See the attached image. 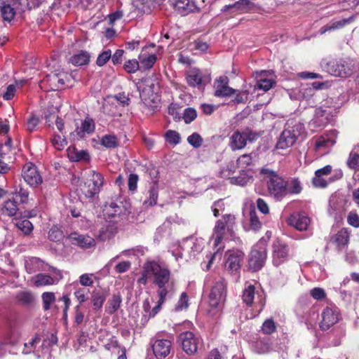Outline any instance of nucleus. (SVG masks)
<instances>
[{"mask_svg": "<svg viewBox=\"0 0 359 359\" xmlns=\"http://www.w3.org/2000/svg\"><path fill=\"white\" fill-rule=\"evenodd\" d=\"M276 327L272 319L266 320L262 326V330L264 334H270L276 331Z\"/></svg>", "mask_w": 359, "mask_h": 359, "instance_id": "61", "label": "nucleus"}, {"mask_svg": "<svg viewBox=\"0 0 359 359\" xmlns=\"http://www.w3.org/2000/svg\"><path fill=\"white\" fill-rule=\"evenodd\" d=\"M140 63L142 67L146 69H151L156 61V56L154 54H151L147 57H144L142 55L139 56Z\"/></svg>", "mask_w": 359, "mask_h": 359, "instance_id": "49", "label": "nucleus"}, {"mask_svg": "<svg viewBox=\"0 0 359 359\" xmlns=\"http://www.w3.org/2000/svg\"><path fill=\"white\" fill-rule=\"evenodd\" d=\"M89 290L86 288H79L74 292V296L79 301V304L85 302L88 299Z\"/></svg>", "mask_w": 359, "mask_h": 359, "instance_id": "60", "label": "nucleus"}, {"mask_svg": "<svg viewBox=\"0 0 359 359\" xmlns=\"http://www.w3.org/2000/svg\"><path fill=\"white\" fill-rule=\"evenodd\" d=\"M130 213V203L126 200L106 202L103 207L104 215L115 222L124 224L128 221Z\"/></svg>", "mask_w": 359, "mask_h": 359, "instance_id": "3", "label": "nucleus"}, {"mask_svg": "<svg viewBox=\"0 0 359 359\" xmlns=\"http://www.w3.org/2000/svg\"><path fill=\"white\" fill-rule=\"evenodd\" d=\"M237 169V166L236 163L233 161L229 163L226 167L223 168L220 172L219 175L221 177L224 179H228L230 180V183H231V178L235 177L233 175L235 174Z\"/></svg>", "mask_w": 359, "mask_h": 359, "instance_id": "40", "label": "nucleus"}, {"mask_svg": "<svg viewBox=\"0 0 359 359\" xmlns=\"http://www.w3.org/2000/svg\"><path fill=\"white\" fill-rule=\"evenodd\" d=\"M95 129V124L94 121L87 116L82 121L81 126L77 127L75 130L77 136L79 138H83L86 135H90L94 133Z\"/></svg>", "mask_w": 359, "mask_h": 359, "instance_id": "23", "label": "nucleus"}, {"mask_svg": "<svg viewBox=\"0 0 359 359\" xmlns=\"http://www.w3.org/2000/svg\"><path fill=\"white\" fill-rule=\"evenodd\" d=\"M179 340L182 344L184 351L189 355H192L197 351L201 339L192 332H184L180 334Z\"/></svg>", "mask_w": 359, "mask_h": 359, "instance_id": "10", "label": "nucleus"}, {"mask_svg": "<svg viewBox=\"0 0 359 359\" xmlns=\"http://www.w3.org/2000/svg\"><path fill=\"white\" fill-rule=\"evenodd\" d=\"M165 137L166 141L172 144H177L180 142L181 140L180 134L177 132L172 130H168L165 135Z\"/></svg>", "mask_w": 359, "mask_h": 359, "instance_id": "54", "label": "nucleus"}, {"mask_svg": "<svg viewBox=\"0 0 359 359\" xmlns=\"http://www.w3.org/2000/svg\"><path fill=\"white\" fill-rule=\"evenodd\" d=\"M235 220L233 215H225L217 221L211 238L215 248H218L222 240L232 239L234 237Z\"/></svg>", "mask_w": 359, "mask_h": 359, "instance_id": "2", "label": "nucleus"}, {"mask_svg": "<svg viewBox=\"0 0 359 359\" xmlns=\"http://www.w3.org/2000/svg\"><path fill=\"white\" fill-rule=\"evenodd\" d=\"M101 144L108 149H114L118 146V140L114 135H105L101 139Z\"/></svg>", "mask_w": 359, "mask_h": 359, "instance_id": "42", "label": "nucleus"}, {"mask_svg": "<svg viewBox=\"0 0 359 359\" xmlns=\"http://www.w3.org/2000/svg\"><path fill=\"white\" fill-rule=\"evenodd\" d=\"M337 132L336 130H332L329 134L321 136L318 138L316 142V147L317 149L321 148H329L332 147L336 142Z\"/></svg>", "mask_w": 359, "mask_h": 359, "instance_id": "26", "label": "nucleus"}, {"mask_svg": "<svg viewBox=\"0 0 359 359\" xmlns=\"http://www.w3.org/2000/svg\"><path fill=\"white\" fill-rule=\"evenodd\" d=\"M225 268L231 273L237 271L241 267V262L243 259V253L241 251H229L227 253Z\"/></svg>", "mask_w": 359, "mask_h": 359, "instance_id": "17", "label": "nucleus"}, {"mask_svg": "<svg viewBox=\"0 0 359 359\" xmlns=\"http://www.w3.org/2000/svg\"><path fill=\"white\" fill-rule=\"evenodd\" d=\"M18 201L15 200V198L8 199V201H5L3 212L6 215L9 217H13L16 215L18 211Z\"/></svg>", "mask_w": 359, "mask_h": 359, "instance_id": "38", "label": "nucleus"}, {"mask_svg": "<svg viewBox=\"0 0 359 359\" xmlns=\"http://www.w3.org/2000/svg\"><path fill=\"white\" fill-rule=\"evenodd\" d=\"M150 88L151 87H149V88H144L140 93V97L147 107L154 109L158 107L160 99L156 94L152 93L151 95H149L151 90Z\"/></svg>", "mask_w": 359, "mask_h": 359, "instance_id": "24", "label": "nucleus"}, {"mask_svg": "<svg viewBox=\"0 0 359 359\" xmlns=\"http://www.w3.org/2000/svg\"><path fill=\"white\" fill-rule=\"evenodd\" d=\"M187 83L191 87L203 88L211 81L210 74H205L196 68H193L188 71L186 74Z\"/></svg>", "mask_w": 359, "mask_h": 359, "instance_id": "11", "label": "nucleus"}, {"mask_svg": "<svg viewBox=\"0 0 359 359\" xmlns=\"http://www.w3.org/2000/svg\"><path fill=\"white\" fill-rule=\"evenodd\" d=\"M89 60L90 55L86 51H81L79 53L72 56L69 59V62L75 66L87 65Z\"/></svg>", "mask_w": 359, "mask_h": 359, "instance_id": "37", "label": "nucleus"}, {"mask_svg": "<svg viewBox=\"0 0 359 359\" xmlns=\"http://www.w3.org/2000/svg\"><path fill=\"white\" fill-rule=\"evenodd\" d=\"M266 256V241L264 238H261L251 250L249 258L250 268L254 271L261 269L265 263Z\"/></svg>", "mask_w": 359, "mask_h": 359, "instance_id": "7", "label": "nucleus"}, {"mask_svg": "<svg viewBox=\"0 0 359 359\" xmlns=\"http://www.w3.org/2000/svg\"><path fill=\"white\" fill-rule=\"evenodd\" d=\"M51 142L54 147L58 150L62 149L67 144L65 138H63L58 135H55L52 138Z\"/></svg>", "mask_w": 359, "mask_h": 359, "instance_id": "64", "label": "nucleus"}, {"mask_svg": "<svg viewBox=\"0 0 359 359\" xmlns=\"http://www.w3.org/2000/svg\"><path fill=\"white\" fill-rule=\"evenodd\" d=\"M251 182L252 177L248 175L244 170H241L239 176L231 178V184L243 187Z\"/></svg>", "mask_w": 359, "mask_h": 359, "instance_id": "43", "label": "nucleus"}, {"mask_svg": "<svg viewBox=\"0 0 359 359\" xmlns=\"http://www.w3.org/2000/svg\"><path fill=\"white\" fill-rule=\"evenodd\" d=\"M255 286L248 284L246 285L245 289L243 291L242 299L244 303L247 305H252L255 299Z\"/></svg>", "mask_w": 359, "mask_h": 359, "instance_id": "39", "label": "nucleus"}, {"mask_svg": "<svg viewBox=\"0 0 359 359\" xmlns=\"http://www.w3.org/2000/svg\"><path fill=\"white\" fill-rule=\"evenodd\" d=\"M187 141L194 148H199L203 144V138L197 133H194L192 135L188 137Z\"/></svg>", "mask_w": 359, "mask_h": 359, "instance_id": "57", "label": "nucleus"}, {"mask_svg": "<svg viewBox=\"0 0 359 359\" xmlns=\"http://www.w3.org/2000/svg\"><path fill=\"white\" fill-rule=\"evenodd\" d=\"M249 225L250 229H252L254 231H259L262 226V222H260L255 210H254L250 211Z\"/></svg>", "mask_w": 359, "mask_h": 359, "instance_id": "46", "label": "nucleus"}, {"mask_svg": "<svg viewBox=\"0 0 359 359\" xmlns=\"http://www.w3.org/2000/svg\"><path fill=\"white\" fill-rule=\"evenodd\" d=\"M22 176L24 180L31 187H37L42 183V178L36 167L32 163H26L23 166Z\"/></svg>", "mask_w": 359, "mask_h": 359, "instance_id": "12", "label": "nucleus"}, {"mask_svg": "<svg viewBox=\"0 0 359 359\" xmlns=\"http://www.w3.org/2000/svg\"><path fill=\"white\" fill-rule=\"evenodd\" d=\"M275 84L274 81L272 79L260 78L257 81V88L262 89L264 91H267L271 89Z\"/></svg>", "mask_w": 359, "mask_h": 359, "instance_id": "59", "label": "nucleus"}, {"mask_svg": "<svg viewBox=\"0 0 359 359\" xmlns=\"http://www.w3.org/2000/svg\"><path fill=\"white\" fill-rule=\"evenodd\" d=\"M172 342L169 339H156L152 344L153 353L157 359H164L171 351Z\"/></svg>", "mask_w": 359, "mask_h": 359, "instance_id": "14", "label": "nucleus"}, {"mask_svg": "<svg viewBox=\"0 0 359 359\" xmlns=\"http://www.w3.org/2000/svg\"><path fill=\"white\" fill-rule=\"evenodd\" d=\"M69 238L72 243L81 248L88 249L95 245V241L88 235L79 234L74 232L70 234Z\"/></svg>", "mask_w": 359, "mask_h": 359, "instance_id": "19", "label": "nucleus"}, {"mask_svg": "<svg viewBox=\"0 0 359 359\" xmlns=\"http://www.w3.org/2000/svg\"><path fill=\"white\" fill-rule=\"evenodd\" d=\"M117 232V227L114 224L104 225L99 231V238L102 241L111 238Z\"/></svg>", "mask_w": 359, "mask_h": 359, "instance_id": "31", "label": "nucleus"}, {"mask_svg": "<svg viewBox=\"0 0 359 359\" xmlns=\"http://www.w3.org/2000/svg\"><path fill=\"white\" fill-rule=\"evenodd\" d=\"M158 300L157 305L154 306L147 316H144V323H147L149 318H154L161 310L162 304L165 302L166 297H170V294H165L162 291H157Z\"/></svg>", "mask_w": 359, "mask_h": 359, "instance_id": "32", "label": "nucleus"}, {"mask_svg": "<svg viewBox=\"0 0 359 359\" xmlns=\"http://www.w3.org/2000/svg\"><path fill=\"white\" fill-rule=\"evenodd\" d=\"M18 302L24 305L30 304L34 300V296L30 292H20L17 295Z\"/></svg>", "mask_w": 359, "mask_h": 359, "instance_id": "51", "label": "nucleus"}, {"mask_svg": "<svg viewBox=\"0 0 359 359\" xmlns=\"http://www.w3.org/2000/svg\"><path fill=\"white\" fill-rule=\"evenodd\" d=\"M1 15L5 21L11 22L15 15V11L9 4L0 0Z\"/></svg>", "mask_w": 359, "mask_h": 359, "instance_id": "29", "label": "nucleus"}, {"mask_svg": "<svg viewBox=\"0 0 359 359\" xmlns=\"http://www.w3.org/2000/svg\"><path fill=\"white\" fill-rule=\"evenodd\" d=\"M67 154L71 161H79L81 160H88L89 155L87 151L84 150H78L75 147H69L67 149Z\"/></svg>", "mask_w": 359, "mask_h": 359, "instance_id": "33", "label": "nucleus"}, {"mask_svg": "<svg viewBox=\"0 0 359 359\" xmlns=\"http://www.w3.org/2000/svg\"><path fill=\"white\" fill-rule=\"evenodd\" d=\"M43 301V306L45 311H48L50 309V305L55 301V296L53 292H46L41 295Z\"/></svg>", "mask_w": 359, "mask_h": 359, "instance_id": "48", "label": "nucleus"}, {"mask_svg": "<svg viewBox=\"0 0 359 359\" xmlns=\"http://www.w3.org/2000/svg\"><path fill=\"white\" fill-rule=\"evenodd\" d=\"M197 116V112L194 108H187L183 113V119L186 123H190Z\"/></svg>", "mask_w": 359, "mask_h": 359, "instance_id": "62", "label": "nucleus"}, {"mask_svg": "<svg viewBox=\"0 0 359 359\" xmlns=\"http://www.w3.org/2000/svg\"><path fill=\"white\" fill-rule=\"evenodd\" d=\"M104 184V177L100 172L92 171L90 178L81 187V198L88 199L89 201L94 199L100 191Z\"/></svg>", "mask_w": 359, "mask_h": 359, "instance_id": "6", "label": "nucleus"}, {"mask_svg": "<svg viewBox=\"0 0 359 359\" xmlns=\"http://www.w3.org/2000/svg\"><path fill=\"white\" fill-rule=\"evenodd\" d=\"M146 272L149 276L153 277V283L158 286L157 291H162L165 294H172L174 282L171 280L168 269L151 262L147 264Z\"/></svg>", "mask_w": 359, "mask_h": 359, "instance_id": "1", "label": "nucleus"}, {"mask_svg": "<svg viewBox=\"0 0 359 359\" xmlns=\"http://www.w3.org/2000/svg\"><path fill=\"white\" fill-rule=\"evenodd\" d=\"M258 138V135L249 128L243 131H235L230 137V147L233 151L242 149L247 144V141L252 142Z\"/></svg>", "mask_w": 359, "mask_h": 359, "instance_id": "9", "label": "nucleus"}, {"mask_svg": "<svg viewBox=\"0 0 359 359\" xmlns=\"http://www.w3.org/2000/svg\"><path fill=\"white\" fill-rule=\"evenodd\" d=\"M20 333L15 328H11L6 334L5 341L6 344L15 345L20 339Z\"/></svg>", "mask_w": 359, "mask_h": 359, "instance_id": "47", "label": "nucleus"}, {"mask_svg": "<svg viewBox=\"0 0 359 359\" xmlns=\"http://www.w3.org/2000/svg\"><path fill=\"white\" fill-rule=\"evenodd\" d=\"M122 298L120 294H114L112 297L108 300L105 306V311L109 314L114 313L121 306Z\"/></svg>", "mask_w": 359, "mask_h": 359, "instance_id": "30", "label": "nucleus"}, {"mask_svg": "<svg viewBox=\"0 0 359 359\" xmlns=\"http://www.w3.org/2000/svg\"><path fill=\"white\" fill-rule=\"evenodd\" d=\"M252 163V157L251 154H243L238 158L236 164L238 165V168L243 170L251 165Z\"/></svg>", "mask_w": 359, "mask_h": 359, "instance_id": "52", "label": "nucleus"}, {"mask_svg": "<svg viewBox=\"0 0 359 359\" xmlns=\"http://www.w3.org/2000/svg\"><path fill=\"white\" fill-rule=\"evenodd\" d=\"M140 67L139 62L137 60H128L124 64V69L129 74L135 73Z\"/></svg>", "mask_w": 359, "mask_h": 359, "instance_id": "58", "label": "nucleus"}, {"mask_svg": "<svg viewBox=\"0 0 359 359\" xmlns=\"http://www.w3.org/2000/svg\"><path fill=\"white\" fill-rule=\"evenodd\" d=\"M339 248L344 247L349 241V233L346 229H342L332 238Z\"/></svg>", "mask_w": 359, "mask_h": 359, "instance_id": "36", "label": "nucleus"}, {"mask_svg": "<svg viewBox=\"0 0 359 359\" xmlns=\"http://www.w3.org/2000/svg\"><path fill=\"white\" fill-rule=\"evenodd\" d=\"M253 6V3L250 0H240L233 4L224 6L222 11L225 12L232 9L233 12L246 13L250 11Z\"/></svg>", "mask_w": 359, "mask_h": 359, "instance_id": "25", "label": "nucleus"}, {"mask_svg": "<svg viewBox=\"0 0 359 359\" xmlns=\"http://www.w3.org/2000/svg\"><path fill=\"white\" fill-rule=\"evenodd\" d=\"M286 196L287 194H299L303 190V186L300 180L297 177H291L285 180Z\"/></svg>", "mask_w": 359, "mask_h": 359, "instance_id": "27", "label": "nucleus"}, {"mask_svg": "<svg viewBox=\"0 0 359 359\" xmlns=\"http://www.w3.org/2000/svg\"><path fill=\"white\" fill-rule=\"evenodd\" d=\"M350 19H344L332 23V25H327L320 29V34H325L330 30H334L343 27L345 25L350 22Z\"/></svg>", "mask_w": 359, "mask_h": 359, "instance_id": "44", "label": "nucleus"}, {"mask_svg": "<svg viewBox=\"0 0 359 359\" xmlns=\"http://www.w3.org/2000/svg\"><path fill=\"white\" fill-rule=\"evenodd\" d=\"M32 280L36 287H42L51 285L55 283V280L49 275L44 273H38L32 278Z\"/></svg>", "mask_w": 359, "mask_h": 359, "instance_id": "35", "label": "nucleus"}, {"mask_svg": "<svg viewBox=\"0 0 359 359\" xmlns=\"http://www.w3.org/2000/svg\"><path fill=\"white\" fill-rule=\"evenodd\" d=\"M273 263L277 266L286 260L289 249L287 245L279 242L273 244Z\"/></svg>", "mask_w": 359, "mask_h": 359, "instance_id": "18", "label": "nucleus"}, {"mask_svg": "<svg viewBox=\"0 0 359 359\" xmlns=\"http://www.w3.org/2000/svg\"><path fill=\"white\" fill-rule=\"evenodd\" d=\"M229 81V78L225 76H219L215 80L214 84L215 97H230L236 93L237 90L228 86Z\"/></svg>", "mask_w": 359, "mask_h": 359, "instance_id": "15", "label": "nucleus"}, {"mask_svg": "<svg viewBox=\"0 0 359 359\" xmlns=\"http://www.w3.org/2000/svg\"><path fill=\"white\" fill-rule=\"evenodd\" d=\"M188 301L189 299L187 293L182 292L180 297L177 304L175 306V311H179L187 309L189 306Z\"/></svg>", "mask_w": 359, "mask_h": 359, "instance_id": "63", "label": "nucleus"}, {"mask_svg": "<svg viewBox=\"0 0 359 359\" xmlns=\"http://www.w3.org/2000/svg\"><path fill=\"white\" fill-rule=\"evenodd\" d=\"M107 292L103 290H94L91 295L92 302L95 310H99L106 300Z\"/></svg>", "mask_w": 359, "mask_h": 359, "instance_id": "34", "label": "nucleus"}, {"mask_svg": "<svg viewBox=\"0 0 359 359\" xmlns=\"http://www.w3.org/2000/svg\"><path fill=\"white\" fill-rule=\"evenodd\" d=\"M25 267L29 273H34L42 270L43 262L36 257H29L25 260Z\"/></svg>", "mask_w": 359, "mask_h": 359, "instance_id": "28", "label": "nucleus"}, {"mask_svg": "<svg viewBox=\"0 0 359 359\" xmlns=\"http://www.w3.org/2000/svg\"><path fill=\"white\" fill-rule=\"evenodd\" d=\"M329 114L326 110L322 109H316L315 111L314 117L309 122V127L312 130H316L318 128L325 126L329 122Z\"/></svg>", "mask_w": 359, "mask_h": 359, "instance_id": "21", "label": "nucleus"}, {"mask_svg": "<svg viewBox=\"0 0 359 359\" xmlns=\"http://www.w3.org/2000/svg\"><path fill=\"white\" fill-rule=\"evenodd\" d=\"M260 173L264 176L270 196L277 201H281L286 196V182L276 172L269 168H262Z\"/></svg>", "mask_w": 359, "mask_h": 359, "instance_id": "4", "label": "nucleus"}, {"mask_svg": "<svg viewBox=\"0 0 359 359\" xmlns=\"http://www.w3.org/2000/svg\"><path fill=\"white\" fill-rule=\"evenodd\" d=\"M321 67L331 75L348 77L354 72V65L350 60L323 59Z\"/></svg>", "mask_w": 359, "mask_h": 359, "instance_id": "5", "label": "nucleus"}, {"mask_svg": "<svg viewBox=\"0 0 359 359\" xmlns=\"http://www.w3.org/2000/svg\"><path fill=\"white\" fill-rule=\"evenodd\" d=\"M226 296V283L223 278L216 280L209 294V305L213 309H220Z\"/></svg>", "mask_w": 359, "mask_h": 359, "instance_id": "8", "label": "nucleus"}, {"mask_svg": "<svg viewBox=\"0 0 359 359\" xmlns=\"http://www.w3.org/2000/svg\"><path fill=\"white\" fill-rule=\"evenodd\" d=\"M158 196V185L156 182H153L149 190V198L144 201V204H148L151 206L156 205Z\"/></svg>", "mask_w": 359, "mask_h": 359, "instance_id": "41", "label": "nucleus"}, {"mask_svg": "<svg viewBox=\"0 0 359 359\" xmlns=\"http://www.w3.org/2000/svg\"><path fill=\"white\" fill-rule=\"evenodd\" d=\"M310 222V218L304 212L293 213L287 219V223L290 226L301 231L307 230Z\"/></svg>", "mask_w": 359, "mask_h": 359, "instance_id": "16", "label": "nucleus"}, {"mask_svg": "<svg viewBox=\"0 0 359 359\" xmlns=\"http://www.w3.org/2000/svg\"><path fill=\"white\" fill-rule=\"evenodd\" d=\"M61 74H53L48 76V81L50 82L52 85H54L55 87L60 88H62L65 84V80L63 78H61Z\"/></svg>", "mask_w": 359, "mask_h": 359, "instance_id": "53", "label": "nucleus"}, {"mask_svg": "<svg viewBox=\"0 0 359 359\" xmlns=\"http://www.w3.org/2000/svg\"><path fill=\"white\" fill-rule=\"evenodd\" d=\"M15 226L26 236L29 235L34 229L32 222L27 219L18 221Z\"/></svg>", "mask_w": 359, "mask_h": 359, "instance_id": "45", "label": "nucleus"}, {"mask_svg": "<svg viewBox=\"0 0 359 359\" xmlns=\"http://www.w3.org/2000/svg\"><path fill=\"white\" fill-rule=\"evenodd\" d=\"M346 163L349 168L355 171L359 170V154L351 151Z\"/></svg>", "mask_w": 359, "mask_h": 359, "instance_id": "50", "label": "nucleus"}, {"mask_svg": "<svg viewBox=\"0 0 359 359\" xmlns=\"http://www.w3.org/2000/svg\"><path fill=\"white\" fill-rule=\"evenodd\" d=\"M41 341L39 335L36 334L29 343H25V348L22 353L28 354L31 353L35 348L36 345L38 344Z\"/></svg>", "mask_w": 359, "mask_h": 359, "instance_id": "56", "label": "nucleus"}, {"mask_svg": "<svg viewBox=\"0 0 359 359\" xmlns=\"http://www.w3.org/2000/svg\"><path fill=\"white\" fill-rule=\"evenodd\" d=\"M339 320V312L337 307H326L322 313V321L320 327L327 330Z\"/></svg>", "mask_w": 359, "mask_h": 359, "instance_id": "13", "label": "nucleus"}, {"mask_svg": "<svg viewBox=\"0 0 359 359\" xmlns=\"http://www.w3.org/2000/svg\"><path fill=\"white\" fill-rule=\"evenodd\" d=\"M174 7L175 11L182 16L198 10L194 0H176Z\"/></svg>", "mask_w": 359, "mask_h": 359, "instance_id": "22", "label": "nucleus"}, {"mask_svg": "<svg viewBox=\"0 0 359 359\" xmlns=\"http://www.w3.org/2000/svg\"><path fill=\"white\" fill-rule=\"evenodd\" d=\"M297 134L294 130L289 129L284 130L276 144V147L280 149H285L292 146L297 140Z\"/></svg>", "mask_w": 359, "mask_h": 359, "instance_id": "20", "label": "nucleus"}, {"mask_svg": "<svg viewBox=\"0 0 359 359\" xmlns=\"http://www.w3.org/2000/svg\"><path fill=\"white\" fill-rule=\"evenodd\" d=\"M111 51L108 49L102 52L97 57L96 64L99 67L104 66L111 58Z\"/></svg>", "mask_w": 359, "mask_h": 359, "instance_id": "55", "label": "nucleus"}]
</instances>
